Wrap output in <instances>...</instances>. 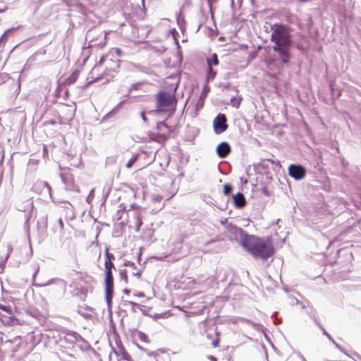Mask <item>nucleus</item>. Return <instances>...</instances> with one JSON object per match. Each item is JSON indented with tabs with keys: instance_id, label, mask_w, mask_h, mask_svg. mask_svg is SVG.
<instances>
[{
	"instance_id": "nucleus-26",
	"label": "nucleus",
	"mask_w": 361,
	"mask_h": 361,
	"mask_svg": "<svg viewBox=\"0 0 361 361\" xmlns=\"http://www.w3.org/2000/svg\"><path fill=\"white\" fill-rule=\"evenodd\" d=\"M109 52L115 53L117 56H121L122 54V50L120 48L115 47L111 49Z\"/></svg>"
},
{
	"instance_id": "nucleus-15",
	"label": "nucleus",
	"mask_w": 361,
	"mask_h": 361,
	"mask_svg": "<svg viewBox=\"0 0 361 361\" xmlns=\"http://www.w3.org/2000/svg\"><path fill=\"white\" fill-rule=\"evenodd\" d=\"M180 283L184 286L183 288L190 289L196 285V280L192 276L186 277L183 275L180 276Z\"/></svg>"
},
{
	"instance_id": "nucleus-12",
	"label": "nucleus",
	"mask_w": 361,
	"mask_h": 361,
	"mask_svg": "<svg viewBox=\"0 0 361 361\" xmlns=\"http://www.w3.org/2000/svg\"><path fill=\"white\" fill-rule=\"evenodd\" d=\"M231 151V148L226 142H222L216 147V153L222 159L228 157Z\"/></svg>"
},
{
	"instance_id": "nucleus-11",
	"label": "nucleus",
	"mask_w": 361,
	"mask_h": 361,
	"mask_svg": "<svg viewBox=\"0 0 361 361\" xmlns=\"http://www.w3.org/2000/svg\"><path fill=\"white\" fill-rule=\"evenodd\" d=\"M157 136L163 140L168 139L172 132L171 128L164 122L158 123L157 125Z\"/></svg>"
},
{
	"instance_id": "nucleus-32",
	"label": "nucleus",
	"mask_w": 361,
	"mask_h": 361,
	"mask_svg": "<svg viewBox=\"0 0 361 361\" xmlns=\"http://www.w3.org/2000/svg\"><path fill=\"white\" fill-rule=\"evenodd\" d=\"M208 359L209 361H217V359L214 355H209Z\"/></svg>"
},
{
	"instance_id": "nucleus-3",
	"label": "nucleus",
	"mask_w": 361,
	"mask_h": 361,
	"mask_svg": "<svg viewBox=\"0 0 361 361\" xmlns=\"http://www.w3.org/2000/svg\"><path fill=\"white\" fill-rule=\"evenodd\" d=\"M99 68L104 70V74L111 75V73L118 72L120 68V60L113 53L108 52L100 59L93 70Z\"/></svg>"
},
{
	"instance_id": "nucleus-36",
	"label": "nucleus",
	"mask_w": 361,
	"mask_h": 361,
	"mask_svg": "<svg viewBox=\"0 0 361 361\" xmlns=\"http://www.w3.org/2000/svg\"><path fill=\"white\" fill-rule=\"evenodd\" d=\"M207 338H209V339H211V336H210V335H208V336H207Z\"/></svg>"
},
{
	"instance_id": "nucleus-28",
	"label": "nucleus",
	"mask_w": 361,
	"mask_h": 361,
	"mask_svg": "<svg viewBox=\"0 0 361 361\" xmlns=\"http://www.w3.org/2000/svg\"><path fill=\"white\" fill-rule=\"evenodd\" d=\"M121 279L124 280L126 283H128V276L126 271L121 272Z\"/></svg>"
},
{
	"instance_id": "nucleus-5",
	"label": "nucleus",
	"mask_w": 361,
	"mask_h": 361,
	"mask_svg": "<svg viewBox=\"0 0 361 361\" xmlns=\"http://www.w3.org/2000/svg\"><path fill=\"white\" fill-rule=\"evenodd\" d=\"M104 285H105V298L108 305L111 303L114 292V278L112 271L104 270Z\"/></svg>"
},
{
	"instance_id": "nucleus-14",
	"label": "nucleus",
	"mask_w": 361,
	"mask_h": 361,
	"mask_svg": "<svg viewBox=\"0 0 361 361\" xmlns=\"http://www.w3.org/2000/svg\"><path fill=\"white\" fill-rule=\"evenodd\" d=\"M233 205L235 208L242 209L246 205V200L241 192L233 196Z\"/></svg>"
},
{
	"instance_id": "nucleus-20",
	"label": "nucleus",
	"mask_w": 361,
	"mask_h": 361,
	"mask_svg": "<svg viewBox=\"0 0 361 361\" xmlns=\"http://www.w3.org/2000/svg\"><path fill=\"white\" fill-rule=\"evenodd\" d=\"M220 343V333L216 331L215 338L212 341V345L213 348H217L219 346Z\"/></svg>"
},
{
	"instance_id": "nucleus-35",
	"label": "nucleus",
	"mask_w": 361,
	"mask_h": 361,
	"mask_svg": "<svg viewBox=\"0 0 361 361\" xmlns=\"http://www.w3.org/2000/svg\"><path fill=\"white\" fill-rule=\"evenodd\" d=\"M101 257V251L100 250H99V252H98V258H99Z\"/></svg>"
},
{
	"instance_id": "nucleus-18",
	"label": "nucleus",
	"mask_w": 361,
	"mask_h": 361,
	"mask_svg": "<svg viewBox=\"0 0 361 361\" xmlns=\"http://www.w3.org/2000/svg\"><path fill=\"white\" fill-rule=\"evenodd\" d=\"M107 39H108V38H107V35L106 34L104 35L103 40L101 41L98 44L94 43V40L93 39H91L90 41V47H97L99 49H102V48L104 47L106 45Z\"/></svg>"
},
{
	"instance_id": "nucleus-9",
	"label": "nucleus",
	"mask_w": 361,
	"mask_h": 361,
	"mask_svg": "<svg viewBox=\"0 0 361 361\" xmlns=\"http://www.w3.org/2000/svg\"><path fill=\"white\" fill-rule=\"evenodd\" d=\"M112 338L115 343V345L118 349V350H114V353L116 355H124L128 357V352L126 350L125 347L123 345L121 339L116 331H114L112 335Z\"/></svg>"
},
{
	"instance_id": "nucleus-21",
	"label": "nucleus",
	"mask_w": 361,
	"mask_h": 361,
	"mask_svg": "<svg viewBox=\"0 0 361 361\" xmlns=\"http://www.w3.org/2000/svg\"><path fill=\"white\" fill-rule=\"evenodd\" d=\"M242 101V98L240 97H233L231 99V104L235 108H238Z\"/></svg>"
},
{
	"instance_id": "nucleus-13",
	"label": "nucleus",
	"mask_w": 361,
	"mask_h": 361,
	"mask_svg": "<svg viewBox=\"0 0 361 361\" xmlns=\"http://www.w3.org/2000/svg\"><path fill=\"white\" fill-rule=\"evenodd\" d=\"M35 190L36 191L40 190L39 194L44 193L45 196L47 195L49 197H51V188L46 181H42L37 183L35 185Z\"/></svg>"
},
{
	"instance_id": "nucleus-16",
	"label": "nucleus",
	"mask_w": 361,
	"mask_h": 361,
	"mask_svg": "<svg viewBox=\"0 0 361 361\" xmlns=\"http://www.w3.org/2000/svg\"><path fill=\"white\" fill-rule=\"evenodd\" d=\"M55 287H53L52 290L56 289L59 293H65L66 288V283L61 279H55L54 281Z\"/></svg>"
},
{
	"instance_id": "nucleus-27",
	"label": "nucleus",
	"mask_w": 361,
	"mask_h": 361,
	"mask_svg": "<svg viewBox=\"0 0 361 361\" xmlns=\"http://www.w3.org/2000/svg\"><path fill=\"white\" fill-rule=\"evenodd\" d=\"M121 357L118 361H133L131 356L128 353V357L124 355H120Z\"/></svg>"
},
{
	"instance_id": "nucleus-33",
	"label": "nucleus",
	"mask_w": 361,
	"mask_h": 361,
	"mask_svg": "<svg viewBox=\"0 0 361 361\" xmlns=\"http://www.w3.org/2000/svg\"><path fill=\"white\" fill-rule=\"evenodd\" d=\"M141 116H142V118L143 119V121H145V122H147V117L145 116V113H144V112H142V113H141Z\"/></svg>"
},
{
	"instance_id": "nucleus-10",
	"label": "nucleus",
	"mask_w": 361,
	"mask_h": 361,
	"mask_svg": "<svg viewBox=\"0 0 361 361\" xmlns=\"http://www.w3.org/2000/svg\"><path fill=\"white\" fill-rule=\"evenodd\" d=\"M290 47H273V50L279 54V58L283 63H288L290 59Z\"/></svg>"
},
{
	"instance_id": "nucleus-8",
	"label": "nucleus",
	"mask_w": 361,
	"mask_h": 361,
	"mask_svg": "<svg viewBox=\"0 0 361 361\" xmlns=\"http://www.w3.org/2000/svg\"><path fill=\"white\" fill-rule=\"evenodd\" d=\"M288 174L295 180H301L305 176L306 170L301 165L291 164L288 167Z\"/></svg>"
},
{
	"instance_id": "nucleus-30",
	"label": "nucleus",
	"mask_w": 361,
	"mask_h": 361,
	"mask_svg": "<svg viewBox=\"0 0 361 361\" xmlns=\"http://www.w3.org/2000/svg\"><path fill=\"white\" fill-rule=\"evenodd\" d=\"M68 80L69 81V83L74 82L76 80V77H75V74L73 75L72 76H71Z\"/></svg>"
},
{
	"instance_id": "nucleus-6",
	"label": "nucleus",
	"mask_w": 361,
	"mask_h": 361,
	"mask_svg": "<svg viewBox=\"0 0 361 361\" xmlns=\"http://www.w3.org/2000/svg\"><path fill=\"white\" fill-rule=\"evenodd\" d=\"M227 119L224 114H219L214 120L213 125L216 134L222 133L228 128Z\"/></svg>"
},
{
	"instance_id": "nucleus-24",
	"label": "nucleus",
	"mask_w": 361,
	"mask_h": 361,
	"mask_svg": "<svg viewBox=\"0 0 361 361\" xmlns=\"http://www.w3.org/2000/svg\"><path fill=\"white\" fill-rule=\"evenodd\" d=\"M113 269H115L114 262H104V270L112 271Z\"/></svg>"
},
{
	"instance_id": "nucleus-31",
	"label": "nucleus",
	"mask_w": 361,
	"mask_h": 361,
	"mask_svg": "<svg viewBox=\"0 0 361 361\" xmlns=\"http://www.w3.org/2000/svg\"><path fill=\"white\" fill-rule=\"evenodd\" d=\"M59 224L61 230V231L63 230L64 224H63V221H62V219L61 218L59 219Z\"/></svg>"
},
{
	"instance_id": "nucleus-25",
	"label": "nucleus",
	"mask_w": 361,
	"mask_h": 361,
	"mask_svg": "<svg viewBox=\"0 0 361 361\" xmlns=\"http://www.w3.org/2000/svg\"><path fill=\"white\" fill-rule=\"evenodd\" d=\"M0 309L3 311L6 312L8 314H11L12 313V310H11V306H6V305L0 304Z\"/></svg>"
},
{
	"instance_id": "nucleus-19",
	"label": "nucleus",
	"mask_w": 361,
	"mask_h": 361,
	"mask_svg": "<svg viewBox=\"0 0 361 361\" xmlns=\"http://www.w3.org/2000/svg\"><path fill=\"white\" fill-rule=\"evenodd\" d=\"M115 260V256L113 253L109 252L108 247L105 249V259L104 262H114Z\"/></svg>"
},
{
	"instance_id": "nucleus-29",
	"label": "nucleus",
	"mask_w": 361,
	"mask_h": 361,
	"mask_svg": "<svg viewBox=\"0 0 361 361\" xmlns=\"http://www.w3.org/2000/svg\"><path fill=\"white\" fill-rule=\"evenodd\" d=\"M133 275L134 276H136L137 279H140L141 275H142V272L140 271H137L136 272H133Z\"/></svg>"
},
{
	"instance_id": "nucleus-4",
	"label": "nucleus",
	"mask_w": 361,
	"mask_h": 361,
	"mask_svg": "<svg viewBox=\"0 0 361 361\" xmlns=\"http://www.w3.org/2000/svg\"><path fill=\"white\" fill-rule=\"evenodd\" d=\"M156 100V111L173 112L175 111L177 102L173 94L166 92H159L157 95Z\"/></svg>"
},
{
	"instance_id": "nucleus-34",
	"label": "nucleus",
	"mask_w": 361,
	"mask_h": 361,
	"mask_svg": "<svg viewBox=\"0 0 361 361\" xmlns=\"http://www.w3.org/2000/svg\"><path fill=\"white\" fill-rule=\"evenodd\" d=\"M4 267H5V262H1V263H0V269H1V271H2L4 269Z\"/></svg>"
},
{
	"instance_id": "nucleus-1",
	"label": "nucleus",
	"mask_w": 361,
	"mask_h": 361,
	"mask_svg": "<svg viewBox=\"0 0 361 361\" xmlns=\"http://www.w3.org/2000/svg\"><path fill=\"white\" fill-rule=\"evenodd\" d=\"M236 231L240 245L254 257L267 259L274 254V248L270 238L248 234L241 228H238Z\"/></svg>"
},
{
	"instance_id": "nucleus-23",
	"label": "nucleus",
	"mask_w": 361,
	"mask_h": 361,
	"mask_svg": "<svg viewBox=\"0 0 361 361\" xmlns=\"http://www.w3.org/2000/svg\"><path fill=\"white\" fill-rule=\"evenodd\" d=\"M138 154H134L126 164V167L130 169L133 166L134 163L137 160Z\"/></svg>"
},
{
	"instance_id": "nucleus-2",
	"label": "nucleus",
	"mask_w": 361,
	"mask_h": 361,
	"mask_svg": "<svg viewBox=\"0 0 361 361\" xmlns=\"http://www.w3.org/2000/svg\"><path fill=\"white\" fill-rule=\"evenodd\" d=\"M271 35V41L274 44L273 47H285L291 45V36L286 27L281 24H275Z\"/></svg>"
},
{
	"instance_id": "nucleus-17",
	"label": "nucleus",
	"mask_w": 361,
	"mask_h": 361,
	"mask_svg": "<svg viewBox=\"0 0 361 361\" xmlns=\"http://www.w3.org/2000/svg\"><path fill=\"white\" fill-rule=\"evenodd\" d=\"M133 336L135 338L139 339L141 342L144 343H149V337L144 332H142L140 331H135L133 332Z\"/></svg>"
},
{
	"instance_id": "nucleus-22",
	"label": "nucleus",
	"mask_w": 361,
	"mask_h": 361,
	"mask_svg": "<svg viewBox=\"0 0 361 361\" xmlns=\"http://www.w3.org/2000/svg\"><path fill=\"white\" fill-rule=\"evenodd\" d=\"M233 190V187L230 183H225L224 185V194L225 195H229Z\"/></svg>"
},
{
	"instance_id": "nucleus-7",
	"label": "nucleus",
	"mask_w": 361,
	"mask_h": 361,
	"mask_svg": "<svg viewBox=\"0 0 361 361\" xmlns=\"http://www.w3.org/2000/svg\"><path fill=\"white\" fill-rule=\"evenodd\" d=\"M207 80H213L216 75V71L214 69L213 66H218L219 61L216 54H213L212 57L207 59Z\"/></svg>"
}]
</instances>
